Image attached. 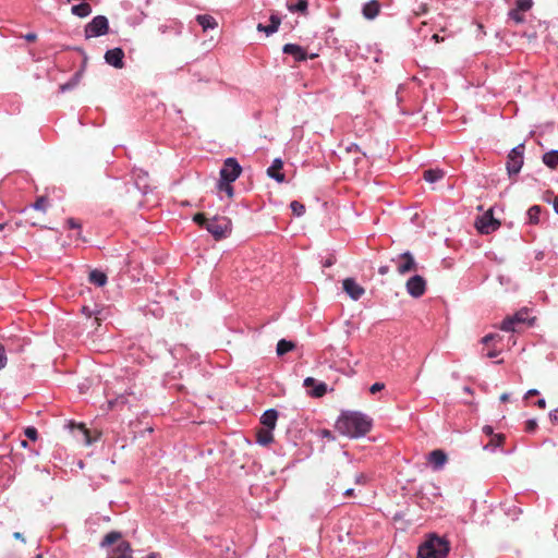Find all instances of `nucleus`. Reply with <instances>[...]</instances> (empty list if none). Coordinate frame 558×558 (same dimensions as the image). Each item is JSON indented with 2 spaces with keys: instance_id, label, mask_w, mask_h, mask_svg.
Masks as SVG:
<instances>
[{
  "instance_id": "f257e3e1",
  "label": "nucleus",
  "mask_w": 558,
  "mask_h": 558,
  "mask_svg": "<svg viewBox=\"0 0 558 558\" xmlns=\"http://www.w3.org/2000/svg\"><path fill=\"white\" fill-rule=\"evenodd\" d=\"M372 427V421L360 412H343L336 422V429L350 438L366 435Z\"/></svg>"
},
{
  "instance_id": "f03ea898",
  "label": "nucleus",
  "mask_w": 558,
  "mask_h": 558,
  "mask_svg": "<svg viewBox=\"0 0 558 558\" xmlns=\"http://www.w3.org/2000/svg\"><path fill=\"white\" fill-rule=\"evenodd\" d=\"M102 548H108L107 558H133L129 542L122 538L120 532L108 533L100 543ZM147 558H158V554L151 553Z\"/></svg>"
},
{
  "instance_id": "7ed1b4c3",
  "label": "nucleus",
  "mask_w": 558,
  "mask_h": 558,
  "mask_svg": "<svg viewBox=\"0 0 558 558\" xmlns=\"http://www.w3.org/2000/svg\"><path fill=\"white\" fill-rule=\"evenodd\" d=\"M450 546L449 543L438 536H430L418 547V558H447Z\"/></svg>"
},
{
  "instance_id": "20e7f679",
  "label": "nucleus",
  "mask_w": 558,
  "mask_h": 558,
  "mask_svg": "<svg viewBox=\"0 0 558 558\" xmlns=\"http://www.w3.org/2000/svg\"><path fill=\"white\" fill-rule=\"evenodd\" d=\"M206 230L216 239L226 238L231 232V221L223 216H216L206 222Z\"/></svg>"
},
{
  "instance_id": "39448f33",
  "label": "nucleus",
  "mask_w": 558,
  "mask_h": 558,
  "mask_svg": "<svg viewBox=\"0 0 558 558\" xmlns=\"http://www.w3.org/2000/svg\"><path fill=\"white\" fill-rule=\"evenodd\" d=\"M109 31V22L105 15L95 16L85 25L84 36L86 39L106 35Z\"/></svg>"
},
{
  "instance_id": "423d86ee",
  "label": "nucleus",
  "mask_w": 558,
  "mask_h": 558,
  "mask_svg": "<svg viewBox=\"0 0 558 558\" xmlns=\"http://www.w3.org/2000/svg\"><path fill=\"white\" fill-rule=\"evenodd\" d=\"M524 160V145L519 144L513 147L507 157V171L509 177L515 175L521 171Z\"/></svg>"
},
{
  "instance_id": "0eeeda50",
  "label": "nucleus",
  "mask_w": 558,
  "mask_h": 558,
  "mask_svg": "<svg viewBox=\"0 0 558 558\" xmlns=\"http://www.w3.org/2000/svg\"><path fill=\"white\" fill-rule=\"evenodd\" d=\"M391 263L396 265L400 275H407L417 270V263L410 252L401 253L391 258Z\"/></svg>"
},
{
  "instance_id": "6e6552de",
  "label": "nucleus",
  "mask_w": 558,
  "mask_h": 558,
  "mask_svg": "<svg viewBox=\"0 0 558 558\" xmlns=\"http://www.w3.org/2000/svg\"><path fill=\"white\" fill-rule=\"evenodd\" d=\"M500 227V222L494 218L493 210L489 209L475 221V228L482 234H489Z\"/></svg>"
},
{
  "instance_id": "1a4fd4ad",
  "label": "nucleus",
  "mask_w": 558,
  "mask_h": 558,
  "mask_svg": "<svg viewBox=\"0 0 558 558\" xmlns=\"http://www.w3.org/2000/svg\"><path fill=\"white\" fill-rule=\"evenodd\" d=\"M242 167L235 158H227L220 169V180L234 182L241 174Z\"/></svg>"
},
{
  "instance_id": "9d476101",
  "label": "nucleus",
  "mask_w": 558,
  "mask_h": 558,
  "mask_svg": "<svg viewBox=\"0 0 558 558\" xmlns=\"http://www.w3.org/2000/svg\"><path fill=\"white\" fill-rule=\"evenodd\" d=\"M405 289L412 298L417 299L425 293L426 281L422 276L414 275L407 281Z\"/></svg>"
},
{
  "instance_id": "9b49d317",
  "label": "nucleus",
  "mask_w": 558,
  "mask_h": 558,
  "mask_svg": "<svg viewBox=\"0 0 558 558\" xmlns=\"http://www.w3.org/2000/svg\"><path fill=\"white\" fill-rule=\"evenodd\" d=\"M283 53L292 56L295 61L301 62L306 59H314L317 57L316 53L307 54L305 49L296 44H286L282 48Z\"/></svg>"
},
{
  "instance_id": "f8f14e48",
  "label": "nucleus",
  "mask_w": 558,
  "mask_h": 558,
  "mask_svg": "<svg viewBox=\"0 0 558 558\" xmlns=\"http://www.w3.org/2000/svg\"><path fill=\"white\" fill-rule=\"evenodd\" d=\"M342 286L343 290L354 301L360 300L362 295L365 293L364 288L352 278L344 279Z\"/></svg>"
},
{
  "instance_id": "ddd939ff",
  "label": "nucleus",
  "mask_w": 558,
  "mask_h": 558,
  "mask_svg": "<svg viewBox=\"0 0 558 558\" xmlns=\"http://www.w3.org/2000/svg\"><path fill=\"white\" fill-rule=\"evenodd\" d=\"M123 59L124 52L121 48H113L105 53L106 62L116 69H122L124 66Z\"/></svg>"
},
{
  "instance_id": "4468645a",
  "label": "nucleus",
  "mask_w": 558,
  "mask_h": 558,
  "mask_svg": "<svg viewBox=\"0 0 558 558\" xmlns=\"http://www.w3.org/2000/svg\"><path fill=\"white\" fill-rule=\"evenodd\" d=\"M283 162L280 158L274 159L271 166L267 169V174L278 183H282L286 180L284 173L281 172Z\"/></svg>"
},
{
  "instance_id": "2eb2a0df",
  "label": "nucleus",
  "mask_w": 558,
  "mask_h": 558,
  "mask_svg": "<svg viewBox=\"0 0 558 558\" xmlns=\"http://www.w3.org/2000/svg\"><path fill=\"white\" fill-rule=\"evenodd\" d=\"M428 461L434 470H440L447 462V454L440 449L433 450L428 454Z\"/></svg>"
},
{
  "instance_id": "dca6fc26",
  "label": "nucleus",
  "mask_w": 558,
  "mask_h": 558,
  "mask_svg": "<svg viewBox=\"0 0 558 558\" xmlns=\"http://www.w3.org/2000/svg\"><path fill=\"white\" fill-rule=\"evenodd\" d=\"M280 24H281V19L277 14H271L270 15V24L264 25V24L259 23L257 25V31L265 33L267 36H270L278 31Z\"/></svg>"
},
{
  "instance_id": "f3484780",
  "label": "nucleus",
  "mask_w": 558,
  "mask_h": 558,
  "mask_svg": "<svg viewBox=\"0 0 558 558\" xmlns=\"http://www.w3.org/2000/svg\"><path fill=\"white\" fill-rule=\"evenodd\" d=\"M380 11V4L377 0H371L363 5L362 13L367 20L375 19Z\"/></svg>"
},
{
  "instance_id": "a211bd4d",
  "label": "nucleus",
  "mask_w": 558,
  "mask_h": 558,
  "mask_svg": "<svg viewBox=\"0 0 558 558\" xmlns=\"http://www.w3.org/2000/svg\"><path fill=\"white\" fill-rule=\"evenodd\" d=\"M278 420V412L275 409L265 411L260 417V423L264 428L274 429Z\"/></svg>"
},
{
  "instance_id": "6ab92c4d",
  "label": "nucleus",
  "mask_w": 558,
  "mask_h": 558,
  "mask_svg": "<svg viewBox=\"0 0 558 558\" xmlns=\"http://www.w3.org/2000/svg\"><path fill=\"white\" fill-rule=\"evenodd\" d=\"M197 23L202 26L204 32L215 29L218 26L216 19L209 14H199L196 16Z\"/></svg>"
},
{
  "instance_id": "aec40b11",
  "label": "nucleus",
  "mask_w": 558,
  "mask_h": 558,
  "mask_svg": "<svg viewBox=\"0 0 558 558\" xmlns=\"http://www.w3.org/2000/svg\"><path fill=\"white\" fill-rule=\"evenodd\" d=\"M287 9L291 13L299 12L302 15H307L308 14V1L307 0H299L296 3H293L290 0H288Z\"/></svg>"
},
{
  "instance_id": "412c9836",
  "label": "nucleus",
  "mask_w": 558,
  "mask_h": 558,
  "mask_svg": "<svg viewBox=\"0 0 558 558\" xmlns=\"http://www.w3.org/2000/svg\"><path fill=\"white\" fill-rule=\"evenodd\" d=\"M256 441L262 446H267L274 441L272 429L260 428L256 432Z\"/></svg>"
},
{
  "instance_id": "4be33fe9",
  "label": "nucleus",
  "mask_w": 558,
  "mask_h": 558,
  "mask_svg": "<svg viewBox=\"0 0 558 558\" xmlns=\"http://www.w3.org/2000/svg\"><path fill=\"white\" fill-rule=\"evenodd\" d=\"M71 12L78 17H86L92 13V7L87 2H82L73 5Z\"/></svg>"
},
{
  "instance_id": "5701e85b",
  "label": "nucleus",
  "mask_w": 558,
  "mask_h": 558,
  "mask_svg": "<svg viewBox=\"0 0 558 558\" xmlns=\"http://www.w3.org/2000/svg\"><path fill=\"white\" fill-rule=\"evenodd\" d=\"M543 162L550 169L558 167V150L553 149L543 155Z\"/></svg>"
},
{
  "instance_id": "b1692460",
  "label": "nucleus",
  "mask_w": 558,
  "mask_h": 558,
  "mask_svg": "<svg viewBox=\"0 0 558 558\" xmlns=\"http://www.w3.org/2000/svg\"><path fill=\"white\" fill-rule=\"evenodd\" d=\"M82 75H83V70L81 71H77L69 82L60 85L59 89L61 93H65L68 90H71L73 89L75 86H77V84L80 83L81 78H82Z\"/></svg>"
},
{
  "instance_id": "393cba45",
  "label": "nucleus",
  "mask_w": 558,
  "mask_h": 558,
  "mask_svg": "<svg viewBox=\"0 0 558 558\" xmlns=\"http://www.w3.org/2000/svg\"><path fill=\"white\" fill-rule=\"evenodd\" d=\"M89 281L97 287H102L107 282V276L105 272L95 269L89 274Z\"/></svg>"
},
{
  "instance_id": "a878e982",
  "label": "nucleus",
  "mask_w": 558,
  "mask_h": 558,
  "mask_svg": "<svg viewBox=\"0 0 558 558\" xmlns=\"http://www.w3.org/2000/svg\"><path fill=\"white\" fill-rule=\"evenodd\" d=\"M445 175L444 171L442 170H439V169H429V170H426L424 171V179L429 182V183H434V182H437L439 181L440 179H442Z\"/></svg>"
},
{
  "instance_id": "bb28decb",
  "label": "nucleus",
  "mask_w": 558,
  "mask_h": 558,
  "mask_svg": "<svg viewBox=\"0 0 558 558\" xmlns=\"http://www.w3.org/2000/svg\"><path fill=\"white\" fill-rule=\"evenodd\" d=\"M541 211L542 208L538 205H533L532 207H530L526 213L529 223L537 225L539 222Z\"/></svg>"
},
{
  "instance_id": "cd10ccee",
  "label": "nucleus",
  "mask_w": 558,
  "mask_h": 558,
  "mask_svg": "<svg viewBox=\"0 0 558 558\" xmlns=\"http://www.w3.org/2000/svg\"><path fill=\"white\" fill-rule=\"evenodd\" d=\"M182 27H183L182 23H180V22H172L169 25H167V24L160 25L158 31L161 34H166L168 31H172L177 36H180L181 33H182Z\"/></svg>"
},
{
  "instance_id": "c85d7f7f",
  "label": "nucleus",
  "mask_w": 558,
  "mask_h": 558,
  "mask_svg": "<svg viewBox=\"0 0 558 558\" xmlns=\"http://www.w3.org/2000/svg\"><path fill=\"white\" fill-rule=\"evenodd\" d=\"M293 349H294V343L292 341H288L286 339H281L277 343V354L278 355H283V354H286L287 352H289V351H291Z\"/></svg>"
},
{
  "instance_id": "c756f323",
  "label": "nucleus",
  "mask_w": 558,
  "mask_h": 558,
  "mask_svg": "<svg viewBox=\"0 0 558 558\" xmlns=\"http://www.w3.org/2000/svg\"><path fill=\"white\" fill-rule=\"evenodd\" d=\"M505 436L502 434H496L492 437L490 441L484 447L485 450L494 451L496 448L500 447Z\"/></svg>"
},
{
  "instance_id": "7c9ffc66",
  "label": "nucleus",
  "mask_w": 558,
  "mask_h": 558,
  "mask_svg": "<svg viewBox=\"0 0 558 558\" xmlns=\"http://www.w3.org/2000/svg\"><path fill=\"white\" fill-rule=\"evenodd\" d=\"M517 327H518V325L515 324L513 317L509 316L504 319V322L501 323L500 329L504 331H517L518 330Z\"/></svg>"
},
{
  "instance_id": "2f4dec72",
  "label": "nucleus",
  "mask_w": 558,
  "mask_h": 558,
  "mask_svg": "<svg viewBox=\"0 0 558 558\" xmlns=\"http://www.w3.org/2000/svg\"><path fill=\"white\" fill-rule=\"evenodd\" d=\"M232 182H229V181H225V180H220L218 182V190L220 192H225L229 198H231L233 196V187H232Z\"/></svg>"
},
{
  "instance_id": "473e14b6",
  "label": "nucleus",
  "mask_w": 558,
  "mask_h": 558,
  "mask_svg": "<svg viewBox=\"0 0 558 558\" xmlns=\"http://www.w3.org/2000/svg\"><path fill=\"white\" fill-rule=\"evenodd\" d=\"M345 151H347V154L354 155L353 156L354 162H357L361 159V156H364V154H362L360 151L359 146L356 144H353V143L345 147Z\"/></svg>"
},
{
  "instance_id": "72a5a7b5",
  "label": "nucleus",
  "mask_w": 558,
  "mask_h": 558,
  "mask_svg": "<svg viewBox=\"0 0 558 558\" xmlns=\"http://www.w3.org/2000/svg\"><path fill=\"white\" fill-rule=\"evenodd\" d=\"M290 208H291L292 213L298 217L302 216L305 213L304 205L298 201L291 202Z\"/></svg>"
},
{
  "instance_id": "f704fd0d",
  "label": "nucleus",
  "mask_w": 558,
  "mask_h": 558,
  "mask_svg": "<svg viewBox=\"0 0 558 558\" xmlns=\"http://www.w3.org/2000/svg\"><path fill=\"white\" fill-rule=\"evenodd\" d=\"M533 5L532 0H517V10L521 12L529 11Z\"/></svg>"
},
{
  "instance_id": "c9c22d12",
  "label": "nucleus",
  "mask_w": 558,
  "mask_h": 558,
  "mask_svg": "<svg viewBox=\"0 0 558 558\" xmlns=\"http://www.w3.org/2000/svg\"><path fill=\"white\" fill-rule=\"evenodd\" d=\"M125 402H126L125 396L121 395V396H119L116 399H109L108 400V408L110 410H112V409L117 408L120 404H124Z\"/></svg>"
},
{
  "instance_id": "e433bc0d",
  "label": "nucleus",
  "mask_w": 558,
  "mask_h": 558,
  "mask_svg": "<svg viewBox=\"0 0 558 558\" xmlns=\"http://www.w3.org/2000/svg\"><path fill=\"white\" fill-rule=\"evenodd\" d=\"M326 390H327L326 384L320 383V384L315 386V388H314V390L312 391L311 395L313 397L319 398V397H323L326 393Z\"/></svg>"
},
{
  "instance_id": "4c0bfd02",
  "label": "nucleus",
  "mask_w": 558,
  "mask_h": 558,
  "mask_svg": "<svg viewBox=\"0 0 558 558\" xmlns=\"http://www.w3.org/2000/svg\"><path fill=\"white\" fill-rule=\"evenodd\" d=\"M509 17L518 24L524 22L522 12L517 9H513L509 12Z\"/></svg>"
},
{
  "instance_id": "58836bf2",
  "label": "nucleus",
  "mask_w": 558,
  "mask_h": 558,
  "mask_svg": "<svg viewBox=\"0 0 558 558\" xmlns=\"http://www.w3.org/2000/svg\"><path fill=\"white\" fill-rule=\"evenodd\" d=\"M527 316H529L527 311H520V312L515 313L512 317H513L515 324L520 325V324H523L526 322Z\"/></svg>"
},
{
  "instance_id": "ea45409f",
  "label": "nucleus",
  "mask_w": 558,
  "mask_h": 558,
  "mask_svg": "<svg viewBox=\"0 0 558 558\" xmlns=\"http://www.w3.org/2000/svg\"><path fill=\"white\" fill-rule=\"evenodd\" d=\"M369 478L365 473H359L354 477V483L356 485H366L368 483Z\"/></svg>"
},
{
  "instance_id": "a19ab883",
  "label": "nucleus",
  "mask_w": 558,
  "mask_h": 558,
  "mask_svg": "<svg viewBox=\"0 0 558 558\" xmlns=\"http://www.w3.org/2000/svg\"><path fill=\"white\" fill-rule=\"evenodd\" d=\"M47 198L45 197H39L33 205V207L36 209V210H46L47 208Z\"/></svg>"
},
{
  "instance_id": "79ce46f5",
  "label": "nucleus",
  "mask_w": 558,
  "mask_h": 558,
  "mask_svg": "<svg viewBox=\"0 0 558 558\" xmlns=\"http://www.w3.org/2000/svg\"><path fill=\"white\" fill-rule=\"evenodd\" d=\"M66 225L69 228L77 230L76 238L78 239L81 236V225L73 218H69Z\"/></svg>"
},
{
  "instance_id": "37998d69",
  "label": "nucleus",
  "mask_w": 558,
  "mask_h": 558,
  "mask_svg": "<svg viewBox=\"0 0 558 558\" xmlns=\"http://www.w3.org/2000/svg\"><path fill=\"white\" fill-rule=\"evenodd\" d=\"M7 362H8V359H7V354H5V349L0 343V371L5 367Z\"/></svg>"
},
{
  "instance_id": "c03bdc74",
  "label": "nucleus",
  "mask_w": 558,
  "mask_h": 558,
  "mask_svg": "<svg viewBox=\"0 0 558 558\" xmlns=\"http://www.w3.org/2000/svg\"><path fill=\"white\" fill-rule=\"evenodd\" d=\"M193 221L196 222L197 225L206 228V222L208 221L204 214H196L194 217H193Z\"/></svg>"
},
{
  "instance_id": "a18cd8bd",
  "label": "nucleus",
  "mask_w": 558,
  "mask_h": 558,
  "mask_svg": "<svg viewBox=\"0 0 558 558\" xmlns=\"http://www.w3.org/2000/svg\"><path fill=\"white\" fill-rule=\"evenodd\" d=\"M537 428V422L534 418L527 420L525 423V430L533 433Z\"/></svg>"
},
{
  "instance_id": "49530a36",
  "label": "nucleus",
  "mask_w": 558,
  "mask_h": 558,
  "mask_svg": "<svg viewBox=\"0 0 558 558\" xmlns=\"http://www.w3.org/2000/svg\"><path fill=\"white\" fill-rule=\"evenodd\" d=\"M25 435L31 440H36L38 437L37 430L35 427H27L25 429Z\"/></svg>"
},
{
  "instance_id": "de8ad7c7",
  "label": "nucleus",
  "mask_w": 558,
  "mask_h": 558,
  "mask_svg": "<svg viewBox=\"0 0 558 558\" xmlns=\"http://www.w3.org/2000/svg\"><path fill=\"white\" fill-rule=\"evenodd\" d=\"M497 339H500L499 335H496V333H489V335H486L483 339H482V342L484 344H489L492 342H495Z\"/></svg>"
},
{
  "instance_id": "09e8293b",
  "label": "nucleus",
  "mask_w": 558,
  "mask_h": 558,
  "mask_svg": "<svg viewBox=\"0 0 558 558\" xmlns=\"http://www.w3.org/2000/svg\"><path fill=\"white\" fill-rule=\"evenodd\" d=\"M385 388V385L383 383H375L369 387L371 393H376L378 391H381Z\"/></svg>"
},
{
  "instance_id": "8fccbe9b",
  "label": "nucleus",
  "mask_w": 558,
  "mask_h": 558,
  "mask_svg": "<svg viewBox=\"0 0 558 558\" xmlns=\"http://www.w3.org/2000/svg\"><path fill=\"white\" fill-rule=\"evenodd\" d=\"M549 418L553 423H558V408L550 411Z\"/></svg>"
},
{
  "instance_id": "3c124183",
  "label": "nucleus",
  "mask_w": 558,
  "mask_h": 558,
  "mask_svg": "<svg viewBox=\"0 0 558 558\" xmlns=\"http://www.w3.org/2000/svg\"><path fill=\"white\" fill-rule=\"evenodd\" d=\"M483 433L486 434L487 436H490V437H493L495 435L494 430H493V427L489 426V425H485L483 427Z\"/></svg>"
},
{
  "instance_id": "603ef678",
  "label": "nucleus",
  "mask_w": 558,
  "mask_h": 558,
  "mask_svg": "<svg viewBox=\"0 0 558 558\" xmlns=\"http://www.w3.org/2000/svg\"><path fill=\"white\" fill-rule=\"evenodd\" d=\"M315 383H316V380L313 377H307L304 379L305 387H311V386L315 385Z\"/></svg>"
},
{
  "instance_id": "864d4df0",
  "label": "nucleus",
  "mask_w": 558,
  "mask_h": 558,
  "mask_svg": "<svg viewBox=\"0 0 558 558\" xmlns=\"http://www.w3.org/2000/svg\"><path fill=\"white\" fill-rule=\"evenodd\" d=\"M24 38L27 40V41H34L36 40L37 36L35 33H28L24 36Z\"/></svg>"
},
{
  "instance_id": "5fc2aeb1",
  "label": "nucleus",
  "mask_w": 558,
  "mask_h": 558,
  "mask_svg": "<svg viewBox=\"0 0 558 558\" xmlns=\"http://www.w3.org/2000/svg\"><path fill=\"white\" fill-rule=\"evenodd\" d=\"M498 354H499V351H497V350H489V351L486 353V356H487L488 359H494V357H496Z\"/></svg>"
},
{
  "instance_id": "6e6d98bb",
  "label": "nucleus",
  "mask_w": 558,
  "mask_h": 558,
  "mask_svg": "<svg viewBox=\"0 0 558 558\" xmlns=\"http://www.w3.org/2000/svg\"><path fill=\"white\" fill-rule=\"evenodd\" d=\"M538 395V391L536 389H530L526 393H525V399H529L530 397L532 396H536Z\"/></svg>"
},
{
  "instance_id": "4d7b16f0",
  "label": "nucleus",
  "mask_w": 558,
  "mask_h": 558,
  "mask_svg": "<svg viewBox=\"0 0 558 558\" xmlns=\"http://www.w3.org/2000/svg\"><path fill=\"white\" fill-rule=\"evenodd\" d=\"M13 537H14L15 539H19V541H21V542L25 543V538H24L23 534H22V533H20V532H15V533H13Z\"/></svg>"
},
{
  "instance_id": "13d9d810",
  "label": "nucleus",
  "mask_w": 558,
  "mask_h": 558,
  "mask_svg": "<svg viewBox=\"0 0 558 558\" xmlns=\"http://www.w3.org/2000/svg\"><path fill=\"white\" fill-rule=\"evenodd\" d=\"M389 271V267L388 266H380L379 269H378V272L384 276L386 274H388Z\"/></svg>"
},
{
  "instance_id": "bf43d9fd",
  "label": "nucleus",
  "mask_w": 558,
  "mask_h": 558,
  "mask_svg": "<svg viewBox=\"0 0 558 558\" xmlns=\"http://www.w3.org/2000/svg\"><path fill=\"white\" fill-rule=\"evenodd\" d=\"M343 495L345 497H353L354 496V489L353 488H348L344 490Z\"/></svg>"
},
{
  "instance_id": "052dcab7",
  "label": "nucleus",
  "mask_w": 558,
  "mask_h": 558,
  "mask_svg": "<svg viewBox=\"0 0 558 558\" xmlns=\"http://www.w3.org/2000/svg\"><path fill=\"white\" fill-rule=\"evenodd\" d=\"M536 405H537L539 409H545V408H546V401H545V399H539V400L536 402Z\"/></svg>"
},
{
  "instance_id": "680f3d73",
  "label": "nucleus",
  "mask_w": 558,
  "mask_h": 558,
  "mask_svg": "<svg viewBox=\"0 0 558 558\" xmlns=\"http://www.w3.org/2000/svg\"><path fill=\"white\" fill-rule=\"evenodd\" d=\"M508 400H509V393H502V395L500 396V401H501V402H506V401H508Z\"/></svg>"
},
{
  "instance_id": "e2e57ef3",
  "label": "nucleus",
  "mask_w": 558,
  "mask_h": 558,
  "mask_svg": "<svg viewBox=\"0 0 558 558\" xmlns=\"http://www.w3.org/2000/svg\"><path fill=\"white\" fill-rule=\"evenodd\" d=\"M553 205H554V209H555L556 214H558V198L554 199Z\"/></svg>"
},
{
  "instance_id": "0e129e2a",
  "label": "nucleus",
  "mask_w": 558,
  "mask_h": 558,
  "mask_svg": "<svg viewBox=\"0 0 558 558\" xmlns=\"http://www.w3.org/2000/svg\"><path fill=\"white\" fill-rule=\"evenodd\" d=\"M83 312L88 316L90 317L92 316V313L89 311H87V307H83Z\"/></svg>"
},
{
  "instance_id": "69168bd1",
  "label": "nucleus",
  "mask_w": 558,
  "mask_h": 558,
  "mask_svg": "<svg viewBox=\"0 0 558 558\" xmlns=\"http://www.w3.org/2000/svg\"><path fill=\"white\" fill-rule=\"evenodd\" d=\"M331 265H332V262H331V260H326V263L324 264V266H326V267H329V266H331Z\"/></svg>"
},
{
  "instance_id": "338daca9",
  "label": "nucleus",
  "mask_w": 558,
  "mask_h": 558,
  "mask_svg": "<svg viewBox=\"0 0 558 558\" xmlns=\"http://www.w3.org/2000/svg\"><path fill=\"white\" fill-rule=\"evenodd\" d=\"M329 435H330V432L324 430V436H329Z\"/></svg>"
},
{
  "instance_id": "774afa93",
  "label": "nucleus",
  "mask_w": 558,
  "mask_h": 558,
  "mask_svg": "<svg viewBox=\"0 0 558 558\" xmlns=\"http://www.w3.org/2000/svg\"><path fill=\"white\" fill-rule=\"evenodd\" d=\"M433 39H435L436 41H438V35H434V36H433Z\"/></svg>"
}]
</instances>
